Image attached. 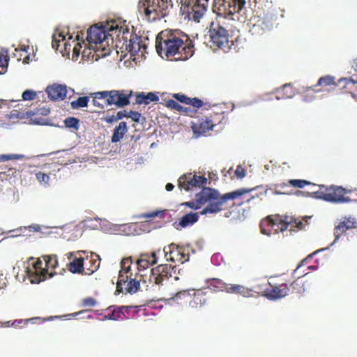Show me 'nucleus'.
Returning <instances> with one entry per match:
<instances>
[{"instance_id": "obj_61", "label": "nucleus", "mask_w": 357, "mask_h": 357, "mask_svg": "<svg viewBox=\"0 0 357 357\" xmlns=\"http://www.w3.org/2000/svg\"><path fill=\"white\" fill-rule=\"evenodd\" d=\"M174 185L170 183H168L165 186V189L167 191H172L174 189Z\"/></svg>"}, {"instance_id": "obj_34", "label": "nucleus", "mask_w": 357, "mask_h": 357, "mask_svg": "<svg viewBox=\"0 0 357 357\" xmlns=\"http://www.w3.org/2000/svg\"><path fill=\"white\" fill-rule=\"evenodd\" d=\"M43 261L45 264V267L46 270H47L48 278H52L55 273L50 272L49 273V269L54 270L57 266L58 261L56 256H44Z\"/></svg>"}, {"instance_id": "obj_60", "label": "nucleus", "mask_w": 357, "mask_h": 357, "mask_svg": "<svg viewBox=\"0 0 357 357\" xmlns=\"http://www.w3.org/2000/svg\"><path fill=\"white\" fill-rule=\"evenodd\" d=\"M128 112H127L126 110L119 111L116 113V119H117V121L121 120L124 117H128Z\"/></svg>"}, {"instance_id": "obj_46", "label": "nucleus", "mask_w": 357, "mask_h": 357, "mask_svg": "<svg viewBox=\"0 0 357 357\" xmlns=\"http://www.w3.org/2000/svg\"><path fill=\"white\" fill-rule=\"evenodd\" d=\"M184 204L195 210L201 208L202 205L201 203L199 202V192L196 194L195 200L187 202Z\"/></svg>"}, {"instance_id": "obj_29", "label": "nucleus", "mask_w": 357, "mask_h": 357, "mask_svg": "<svg viewBox=\"0 0 357 357\" xmlns=\"http://www.w3.org/2000/svg\"><path fill=\"white\" fill-rule=\"evenodd\" d=\"M159 100L158 96L152 92H149L147 94L144 93H139L136 95L135 102L137 104L148 105L151 102H157Z\"/></svg>"}, {"instance_id": "obj_30", "label": "nucleus", "mask_w": 357, "mask_h": 357, "mask_svg": "<svg viewBox=\"0 0 357 357\" xmlns=\"http://www.w3.org/2000/svg\"><path fill=\"white\" fill-rule=\"evenodd\" d=\"M128 131L127 124L124 121H121L119 123V126H117L113 131V134L112 136V142L116 143L119 142L121 139H123V136Z\"/></svg>"}, {"instance_id": "obj_22", "label": "nucleus", "mask_w": 357, "mask_h": 357, "mask_svg": "<svg viewBox=\"0 0 357 357\" xmlns=\"http://www.w3.org/2000/svg\"><path fill=\"white\" fill-rule=\"evenodd\" d=\"M191 128L195 134L200 135L212 130L213 125L210 123V121L205 114L201 118H195L191 123Z\"/></svg>"}, {"instance_id": "obj_51", "label": "nucleus", "mask_w": 357, "mask_h": 357, "mask_svg": "<svg viewBox=\"0 0 357 357\" xmlns=\"http://www.w3.org/2000/svg\"><path fill=\"white\" fill-rule=\"evenodd\" d=\"M187 105H192L196 108H200L203 105V102L202 100H200L197 98H189V100H188Z\"/></svg>"}, {"instance_id": "obj_21", "label": "nucleus", "mask_w": 357, "mask_h": 357, "mask_svg": "<svg viewBox=\"0 0 357 357\" xmlns=\"http://www.w3.org/2000/svg\"><path fill=\"white\" fill-rule=\"evenodd\" d=\"M265 296L272 300L279 299L287 296L290 292V288L287 284L282 283L279 285H271L264 291Z\"/></svg>"}, {"instance_id": "obj_11", "label": "nucleus", "mask_w": 357, "mask_h": 357, "mask_svg": "<svg viewBox=\"0 0 357 357\" xmlns=\"http://www.w3.org/2000/svg\"><path fill=\"white\" fill-rule=\"evenodd\" d=\"M107 32L111 36L112 40L116 41V47L120 49H124L128 44L129 39H131L134 34L132 31L125 25H120L116 21H112L109 26L107 27Z\"/></svg>"}, {"instance_id": "obj_1", "label": "nucleus", "mask_w": 357, "mask_h": 357, "mask_svg": "<svg viewBox=\"0 0 357 357\" xmlns=\"http://www.w3.org/2000/svg\"><path fill=\"white\" fill-rule=\"evenodd\" d=\"M155 49L159 55L167 57L180 55L186 60L194 54V45L189 36L179 29H165L160 32L155 39Z\"/></svg>"}, {"instance_id": "obj_12", "label": "nucleus", "mask_w": 357, "mask_h": 357, "mask_svg": "<svg viewBox=\"0 0 357 357\" xmlns=\"http://www.w3.org/2000/svg\"><path fill=\"white\" fill-rule=\"evenodd\" d=\"M132 95V91L111 90L101 91L98 96L104 98L107 105H114L117 107H123L130 104Z\"/></svg>"}, {"instance_id": "obj_8", "label": "nucleus", "mask_w": 357, "mask_h": 357, "mask_svg": "<svg viewBox=\"0 0 357 357\" xmlns=\"http://www.w3.org/2000/svg\"><path fill=\"white\" fill-rule=\"evenodd\" d=\"M175 266L169 264H160L153 268L149 277L148 283L143 280L142 284H145L146 290L154 291L163 286L172 276V271Z\"/></svg>"}, {"instance_id": "obj_44", "label": "nucleus", "mask_w": 357, "mask_h": 357, "mask_svg": "<svg viewBox=\"0 0 357 357\" xmlns=\"http://www.w3.org/2000/svg\"><path fill=\"white\" fill-rule=\"evenodd\" d=\"M288 183L294 188H303L305 185H310V182L303 179H290L288 181Z\"/></svg>"}, {"instance_id": "obj_3", "label": "nucleus", "mask_w": 357, "mask_h": 357, "mask_svg": "<svg viewBox=\"0 0 357 357\" xmlns=\"http://www.w3.org/2000/svg\"><path fill=\"white\" fill-rule=\"evenodd\" d=\"M213 10L224 17H230L234 20L245 22L249 13L245 7V0H214Z\"/></svg>"}, {"instance_id": "obj_5", "label": "nucleus", "mask_w": 357, "mask_h": 357, "mask_svg": "<svg viewBox=\"0 0 357 357\" xmlns=\"http://www.w3.org/2000/svg\"><path fill=\"white\" fill-rule=\"evenodd\" d=\"M356 83H357V81L356 82L351 78H341L338 80V83L337 84L335 81L334 77L331 75H326L320 77L316 85L312 86L303 87L302 93L304 100L305 101H309L311 100V98H308L309 95L312 96L314 93L319 92L322 90L321 89H317L319 86L325 88L331 86H339L344 90L343 93H348L350 92V90L353 89Z\"/></svg>"}, {"instance_id": "obj_4", "label": "nucleus", "mask_w": 357, "mask_h": 357, "mask_svg": "<svg viewBox=\"0 0 357 357\" xmlns=\"http://www.w3.org/2000/svg\"><path fill=\"white\" fill-rule=\"evenodd\" d=\"M303 223L299 222H292L291 219L289 220L287 216H282L280 215H274L268 216L266 218L261 220L260 223L261 231L263 234L270 236L271 234H278L279 232L284 233L290 227L289 231L291 232L293 227H297L301 229Z\"/></svg>"}, {"instance_id": "obj_50", "label": "nucleus", "mask_w": 357, "mask_h": 357, "mask_svg": "<svg viewBox=\"0 0 357 357\" xmlns=\"http://www.w3.org/2000/svg\"><path fill=\"white\" fill-rule=\"evenodd\" d=\"M165 214V211H153L151 213H143L140 216L144 218H152L157 216H160V218H163Z\"/></svg>"}, {"instance_id": "obj_42", "label": "nucleus", "mask_w": 357, "mask_h": 357, "mask_svg": "<svg viewBox=\"0 0 357 357\" xmlns=\"http://www.w3.org/2000/svg\"><path fill=\"white\" fill-rule=\"evenodd\" d=\"M341 221L345 224L349 229L357 228V219L355 217H344Z\"/></svg>"}, {"instance_id": "obj_2", "label": "nucleus", "mask_w": 357, "mask_h": 357, "mask_svg": "<svg viewBox=\"0 0 357 357\" xmlns=\"http://www.w3.org/2000/svg\"><path fill=\"white\" fill-rule=\"evenodd\" d=\"M253 189L241 188L221 195L217 190L203 188L199 192V202L205 207L199 212L200 215L217 213L223 209V205L229 200L237 199Z\"/></svg>"}, {"instance_id": "obj_10", "label": "nucleus", "mask_w": 357, "mask_h": 357, "mask_svg": "<svg viewBox=\"0 0 357 357\" xmlns=\"http://www.w3.org/2000/svg\"><path fill=\"white\" fill-rule=\"evenodd\" d=\"M209 0H181L180 12L189 20L199 22L206 11Z\"/></svg>"}, {"instance_id": "obj_52", "label": "nucleus", "mask_w": 357, "mask_h": 357, "mask_svg": "<svg viewBox=\"0 0 357 357\" xmlns=\"http://www.w3.org/2000/svg\"><path fill=\"white\" fill-rule=\"evenodd\" d=\"M100 92L101 91L96 92V93H91V96L93 98L92 102H93V105L100 107L101 108H103L104 105H101L98 102V100H104V98H100V97H98L99 96H98V93H100Z\"/></svg>"}, {"instance_id": "obj_14", "label": "nucleus", "mask_w": 357, "mask_h": 357, "mask_svg": "<svg viewBox=\"0 0 357 357\" xmlns=\"http://www.w3.org/2000/svg\"><path fill=\"white\" fill-rule=\"evenodd\" d=\"M273 28V22L271 16H254L250 22V32L255 36H262L268 33Z\"/></svg>"}, {"instance_id": "obj_43", "label": "nucleus", "mask_w": 357, "mask_h": 357, "mask_svg": "<svg viewBox=\"0 0 357 357\" xmlns=\"http://www.w3.org/2000/svg\"><path fill=\"white\" fill-rule=\"evenodd\" d=\"M140 257L145 259V261L150 265H154L158 262V257L155 252H152L151 254H142Z\"/></svg>"}, {"instance_id": "obj_20", "label": "nucleus", "mask_w": 357, "mask_h": 357, "mask_svg": "<svg viewBox=\"0 0 357 357\" xmlns=\"http://www.w3.org/2000/svg\"><path fill=\"white\" fill-rule=\"evenodd\" d=\"M163 252L167 261H178L183 264L188 259V256L184 254L183 248L174 243L165 246L163 248Z\"/></svg>"}, {"instance_id": "obj_24", "label": "nucleus", "mask_w": 357, "mask_h": 357, "mask_svg": "<svg viewBox=\"0 0 357 357\" xmlns=\"http://www.w3.org/2000/svg\"><path fill=\"white\" fill-rule=\"evenodd\" d=\"M123 312L124 319H137L150 314V312L142 305L123 306Z\"/></svg>"}, {"instance_id": "obj_32", "label": "nucleus", "mask_w": 357, "mask_h": 357, "mask_svg": "<svg viewBox=\"0 0 357 357\" xmlns=\"http://www.w3.org/2000/svg\"><path fill=\"white\" fill-rule=\"evenodd\" d=\"M198 213H189L183 215L179 222V225L182 227H186L188 226L192 225L194 223L197 222L199 219Z\"/></svg>"}, {"instance_id": "obj_40", "label": "nucleus", "mask_w": 357, "mask_h": 357, "mask_svg": "<svg viewBox=\"0 0 357 357\" xmlns=\"http://www.w3.org/2000/svg\"><path fill=\"white\" fill-rule=\"evenodd\" d=\"M77 40L78 41L73 49L72 59L77 60L80 54V50L82 48V43H84L82 39H80L79 35L77 34L76 36Z\"/></svg>"}, {"instance_id": "obj_28", "label": "nucleus", "mask_w": 357, "mask_h": 357, "mask_svg": "<svg viewBox=\"0 0 357 357\" xmlns=\"http://www.w3.org/2000/svg\"><path fill=\"white\" fill-rule=\"evenodd\" d=\"M206 115L210 121V123L213 125V128L216 125L220 123L225 119V111L217 108L216 110H208V112Z\"/></svg>"}, {"instance_id": "obj_47", "label": "nucleus", "mask_w": 357, "mask_h": 357, "mask_svg": "<svg viewBox=\"0 0 357 357\" xmlns=\"http://www.w3.org/2000/svg\"><path fill=\"white\" fill-rule=\"evenodd\" d=\"M37 96L36 93L33 90H26L22 93V97L24 100H33Z\"/></svg>"}, {"instance_id": "obj_23", "label": "nucleus", "mask_w": 357, "mask_h": 357, "mask_svg": "<svg viewBox=\"0 0 357 357\" xmlns=\"http://www.w3.org/2000/svg\"><path fill=\"white\" fill-rule=\"evenodd\" d=\"M84 257L85 275H91L100 267V257L94 252L86 255Z\"/></svg>"}, {"instance_id": "obj_16", "label": "nucleus", "mask_w": 357, "mask_h": 357, "mask_svg": "<svg viewBox=\"0 0 357 357\" xmlns=\"http://www.w3.org/2000/svg\"><path fill=\"white\" fill-rule=\"evenodd\" d=\"M192 294L190 291H183L178 294V296L188 301L189 307L192 309L202 307L209 299L207 292L202 289L192 290Z\"/></svg>"}, {"instance_id": "obj_7", "label": "nucleus", "mask_w": 357, "mask_h": 357, "mask_svg": "<svg viewBox=\"0 0 357 357\" xmlns=\"http://www.w3.org/2000/svg\"><path fill=\"white\" fill-rule=\"evenodd\" d=\"M167 0H140L138 2V11L144 13L151 21L165 17L168 14Z\"/></svg>"}, {"instance_id": "obj_45", "label": "nucleus", "mask_w": 357, "mask_h": 357, "mask_svg": "<svg viewBox=\"0 0 357 357\" xmlns=\"http://www.w3.org/2000/svg\"><path fill=\"white\" fill-rule=\"evenodd\" d=\"M24 158V156L22 154H3L0 155V162L10 160H19Z\"/></svg>"}, {"instance_id": "obj_36", "label": "nucleus", "mask_w": 357, "mask_h": 357, "mask_svg": "<svg viewBox=\"0 0 357 357\" xmlns=\"http://www.w3.org/2000/svg\"><path fill=\"white\" fill-rule=\"evenodd\" d=\"M131 264V258L123 259L121 262V270L119 271V275H121V274L124 275H130V274L131 273H130Z\"/></svg>"}, {"instance_id": "obj_15", "label": "nucleus", "mask_w": 357, "mask_h": 357, "mask_svg": "<svg viewBox=\"0 0 357 357\" xmlns=\"http://www.w3.org/2000/svg\"><path fill=\"white\" fill-rule=\"evenodd\" d=\"M207 183V178L204 176H198L195 173H188L181 176L178 180L180 189L185 191L203 188Z\"/></svg>"}, {"instance_id": "obj_41", "label": "nucleus", "mask_w": 357, "mask_h": 357, "mask_svg": "<svg viewBox=\"0 0 357 357\" xmlns=\"http://www.w3.org/2000/svg\"><path fill=\"white\" fill-rule=\"evenodd\" d=\"M79 120L75 117H67L64 120V124L66 127L68 128H73L75 130L79 129Z\"/></svg>"}, {"instance_id": "obj_63", "label": "nucleus", "mask_w": 357, "mask_h": 357, "mask_svg": "<svg viewBox=\"0 0 357 357\" xmlns=\"http://www.w3.org/2000/svg\"><path fill=\"white\" fill-rule=\"evenodd\" d=\"M286 186H287V184H286L285 183H278V184H275V189H277L278 188H284V187H286Z\"/></svg>"}, {"instance_id": "obj_6", "label": "nucleus", "mask_w": 357, "mask_h": 357, "mask_svg": "<svg viewBox=\"0 0 357 357\" xmlns=\"http://www.w3.org/2000/svg\"><path fill=\"white\" fill-rule=\"evenodd\" d=\"M208 34L211 47L220 49L227 52L234 45L233 40L229 39L228 30L219 21L211 23Z\"/></svg>"}, {"instance_id": "obj_54", "label": "nucleus", "mask_w": 357, "mask_h": 357, "mask_svg": "<svg viewBox=\"0 0 357 357\" xmlns=\"http://www.w3.org/2000/svg\"><path fill=\"white\" fill-rule=\"evenodd\" d=\"M8 56L6 55L3 57L0 56V69L2 70L3 73L6 72V70L8 63Z\"/></svg>"}, {"instance_id": "obj_57", "label": "nucleus", "mask_w": 357, "mask_h": 357, "mask_svg": "<svg viewBox=\"0 0 357 357\" xmlns=\"http://www.w3.org/2000/svg\"><path fill=\"white\" fill-rule=\"evenodd\" d=\"M235 175L238 178H243L245 176V169L241 165L237 166L236 169L235 170Z\"/></svg>"}, {"instance_id": "obj_18", "label": "nucleus", "mask_w": 357, "mask_h": 357, "mask_svg": "<svg viewBox=\"0 0 357 357\" xmlns=\"http://www.w3.org/2000/svg\"><path fill=\"white\" fill-rule=\"evenodd\" d=\"M111 24L108 22L106 26H98L94 24L91 26L87 31L86 40L89 44H102L104 41L109 39L111 37L108 34L107 27Z\"/></svg>"}, {"instance_id": "obj_64", "label": "nucleus", "mask_w": 357, "mask_h": 357, "mask_svg": "<svg viewBox=\"0 0 357 357\" xmlns=\"http://www.w3.org/2000/svg\"><path fill=\"white\" fill-rule=\"evenodd\" d=\"M64 46H65V51L66 52H69L70 50V47H71V45L67 43L66 42H65L64 43Z\"/></svg>"}, {"instance_id": "obj_49", "label": "nucleus", "mask_w": 357, "mask_h": 357, "mask_svg": "<svg viewBox=\"0 0 357 357\" xmlns=\"http://www.w3.org/2000/svg\"><path fill=\"white\" fill-rule=\"evenodd\" d=\"M64 40H65V36L63 35H62L61 33H59L58 35V37H56V36H53L52 42V48L57 50L59 49L60 42L64 41Z\"/></svg>"}, {"instance_id": "obj_25", "label": "nucleus", "mask_w": 357, "mask_h": 357, "mask_svg": "<svg viewBox=\"0 0 357 357\" xmlns=\"http://www.w3.org/2000/svg\"><path fill=\"white\" fill-rule=\"evenodd\" d=\"M48 97L52 100H63L66 97L67 88L64 84H53L46 89Z\"/></svg>"}, {"instance_id": "obj_38", "label": "nucleus", "mask_w": 357, "mask_h": 357, "mask_svg": "<svg viewBox=\"0 0 357 357\" xmlns=\"http://www.w3.org/2000/svg\"><path fill=\"white\" fill-rule=\"evenodd\" d=\"M89 98L87 96L79 97L77 100L71 102V107L73 109H78L80 107H84L88 105Z\"/></svg>"}, {"instance_id": "obj_27", "label": "nucleus", "mask_w": 357, "mask_h": 357, "mask_svg": "<svg viewBox=\"0 0 357 357\" xmlns=\"http://www.w3.org/2000/svg\"><path fill=\"white\" fill-rule=\"evenodd\" d=\"M296 91L291 84H284L275 90L276 99H287L294 96Z\"/></svg>"}, {"instance_id": "obj_39", "label": "nucleus", "mask_w": 357, "mask_h": 357, "mask_svg": "<svg viewBox=\"0 0 357 357\" xmlns=\"http://www.w3.org/2000/svg\"><path fill=\"white\" fill-rule=\"evenodd\" d=\"M165 107L171 109L176 110L178 112H187L188 108L184 107L179 105L176 101L174 100H168L165 104Z\"/></svg>"}, {"instance_id": "obj_53", "label": "nucleus", "mask_w": 357, "mask_h": 357, "mask_svg": "<svg viewBox=\"0 0 357 357\" xmlns=\"http://www.w3.org/2000/svg\"><path fill=\"white\" fill-rule=\"evenodd\" d=\"M96 303V299L92 297H87L82 300V305L84 307H93Z\"/></svg>"}, {"instance_id": "obj_35", "label": "nucleus", "mask_w": 357, "mask_h": 357, "mask_svg": "<svg viewBox=\"0 0 357 357\" xmlns=\"http://www.w3.org/2000/svg\"><path fill=\"white\" fill-rule=\"evenodd\" d=\"M289 287L290 288L289 294L298 296L302 295L305 291L304 282L299 279L291 282Z\"/></svg>"}, {"instance_id": "obj_56", "label": "nucleus", "mask_w": 357, "mask_h": 357, "mask_svg": "<svg viewBox=\"0 0 357 357\" xmlns=\"http://www.w3.org/2000/svg\"><path fill=\"white\" fill-rule=\"evenodd\" d=\"M172 97L180 102L185 103L186 105L188 103V100H189L188 97L181 93H174L172 95Z\"/></svg>"}, {"instance_id": "obj_26", "label": "nucleus", "mask_w": 357, "mask_h": 357, "mask_svg": "<svg viewBox=\"0 0 357 357\" xmlns=\"http://www.w3.org/2000/svg\"><path fill=\"white\" fill-rule=\"evenodd\" d=\"M68 270L73 273L84 274V257H75L68 264Z\"/></svg>"}, {"instance_id": "obj_59", "label": "nucleus", "mask_w": 357, "mask_h": 357, "mask_svg": "<svg viewBox=\"0 0 357 357\" xmlns=\"http://www.w3.org/2000/svg\"><path fill=\"white\" fill-rule=\"evenodd\" d=\"M102 120L105 121L107 123H112L114 121H116V116L114 115H107L102 118Z\"/></svg>"}, {"instance_id": "obj_37", "label": "nucleus", "mask_w": 357, "mask_h": 357, "mask_svg": "<svg viewBox=\"0 0 357 357\" xmlns=\"http://www.w3.org/2000/svg\"><path fill=\"white\" fill-rule=\"evenodd\" d=\"M349 229L340 221L334 228L335 241H337Z\"/></svg>"}, {"instance_id": "obj_17", "label": "nucleus", "mask_w": 357, "mask_h": 357, "mask_svg": "<svg viewBox=\"0 0 357 357\" xmlns=\"http://www.w3.org/2000/svg\"><path fill=\"white\" fill-rule=\"evenodd\" d=\"M132 273L130 275H119V280L116 283V290L118 293L135 294L140 287V282L132 278Z\"/></svg>"}, {"instance_id": "obj_31", "label": "nucleus", "mask_w": 357, "mask_h": 357, "mask_svg": "<svg viewBox=\"0 0 357 357\" xmlns=\"http://www.w3.org/2000/svg\"><path fill=\"white\" fill-rule=\"evenodd\" d=\"M132 37L131 39H129L128 44H127L125 50L131 53H137L141 49V37L138 36L135 33Z\"/></svg>"}, {"instance_id": "obj_48", "label": "nucleus", "mask_w": 357, "mask_h": 357, "mask_svg": "<svg viewBox=\"0 0 357 357\" xmlns=\"http://www.w3.org/2000/svg\"><path fill=\"white\" fill-rule=\"evenodd\" d=\"M36 177L37 180L40 183L45 185H47L50 180V176L48 174H45L43 172H39L36 174Z\"/></svg>"}, {"instance_id": "obj_33", "label": "nucleus", "mask_w": 357, "mask_h": 357, "mask_svg": "<svg viewBox=\"0 0 357 357\" xmlns=\"http://www.w3.org/2000/svg\"><path fill=\"white\" fill-rule=\"evenodd\" d=\"M113 308L111 313L105 315L104 317V319H110V320H123V306L121 307H115L110 306L107 308V310H110Z\"/></svg>"}, {"instance_id": "obj_62", "label": "nucleus", "mask_w": 357, "mask_h": 357, "mask_svg": "<svg viewBox=\"0 0 357 357\" xmlns=\"http://www.w3.org/2000/svg\"><path fill=\"white\" fill-rule=\"evenodd\" d=\"M351 66L356 71H357V59L353 60Z\"/></svg>"}, {"instance_id": "obj_58", "label": "nucleus", "mask_w": 357, "mask_h": 357, "mask_svg": "<svg viewBox=\"0 0 357 357\" xmlns=\"http://www.w3.org/2000/svg\"><path fill=\"white\" fill-rule=\"evenodd\" d=\"M137 265L139 266V268H142L144 269L146 268L147 267H149V266H151L149 263H147L145 259H143L142 257H140L137 261Z\"/></svg>"}, {"instance_id": "obj_9", "label": "nucleus", "mask_w": 357, "mask_h": 357, "mask_svg": "<svg viewBox=\"0 0 357 357\" xmlns=\"http://www.w3.org/2000/svg\"><path fill=\"white\" fill-rule=\"evenodd\" d=\"M346 189L337 185H320L319 189L314 191V197L333 203L349 202L351 199L345 195L349 192Z\"/></svg>"}, {"instance_id": "obj_55", "label": "nucleus", "mask_w": 357, "mask_h": 357, "mask_svg": "<svg viewBox=\"0 0 357 357\" xmlns=\"http://www.w3.org/2000/svg\"><path fill=\"white\" fill-rule=\"evenodd\" d=\"M142 115L139 112L135 111H130L128 112V118L132 119L135 122L139 123Z\"/></svg>"}, {"instance_id": "obj_19", "label": "nucleus", "mask_w": 357, "mask_h": 357, "mask_svg": "<svg viewBox=\"0 0 357 357\" xmlns=\"http://www.w3.org/2000/svg\"><path fill=\"white\" fill-rule=\"evenodd\" d=\"M27 276L33 284H38L48 278L47 270L43 266V261L40 258L37 259L32 264V266L27 268Z\"/></svg>"}, {"instance_id": "obj_13", "label": "nucleus", "mask_w": 357, "mask_h": 357, "mask_svg": "<svg viewBox=\"0 0 357 357\" xmlns=\"http://www.w3.org/2000/svg\"><path fill=\"white\" fill-rule=\"evenodd\" d=\"M208 288L213 291H226L228 294H240L243 296L250 295L248 288L240 284H227L219 278H211L206 282Z\"/></svg>"}]
</instances>
